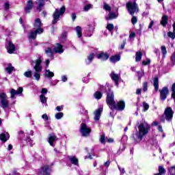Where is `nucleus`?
<instances>
[{"label": "nucleus", "mask_w": 175, "mask_h": 175, "mask_svg": "<svg viewBox=\"0 0 175 175\" xmlns=\"http://www.w3.org/2000/svg\"><path fill=\"white\" fill-rule=\"evenodd\" d=\"M107 103L111 110H119L120 111H122L124 109H125V101L120 100L117 104H116V101H114V93L113 91H111L110 89H108L107 92Z\"/></svg>", "instance_id": "nucleus-1"}, {"label": "nucleus", "mask_w": 175, "mask_h": 175, "mask_svg": "<svg viewBox=\"0 0 175 175\" xmlns=\"http://www.w3.org/2000/svg\"><path fill=\"white\" fill-rule=\"evenodd\" d=\"M150 128L151 126H150V124H148L146 122L140 123L138 126L139 131L133 135L134 140L136 142V140L139 139V141L141 142L143 137H144V136L148 133Z\"/></svg>", "instance_id": "nucleus-2"}, {"label": "nucleus", "mask_w": 175, "mask_h": 175, "mask_svg": "<svg viewBox=\"0 0 175 175\" xmlns=\"http://www.w3.org/2000/svg\"><path fill=\"white\" fill-rule=\"evenodd\" d=\"M34 31H31L29 33L28 38L29 39H36V35H40V33H43V23H42V21H40V18H37L34 21V23L33 25Z\"/></svg>", "instance_id": "nucleus-3"}, {"label": "nucleus", "mask_w": 175, "mask_h": 175, "mask_svg": "<svg viewBox=\"0 0 175 175\" xmlns=\"http://www.w3.org/2000/svg\"><path fill=\"white\" fill-rule=\"evenodd\" d=\"M33 64H35L33 68L36 70L33 76L35 77V79L37 80V81H39V80H40V72H42V70L43 69L41 65L42 60L40 59V58H38L32 62V65H33Z\"/></svg>", "instance_id": "nucleus-4"}, {"label": "nucleus", "mask_w": 175, "mask_h": 175, "mask_svg": "<svg viewBox=\"0 0 175 175\" xmlns=\"http://www.w3.org/2000/svg\"><path fill=\"white\" fill-rule=\"evenodd\" d=\"M65 6H62L60 9L56 8L55 12L53 13V24H57L58 21L59 20V16H63L64 13H65Z\"/></svg>", "instance_id": "nucleus-5"}, {"label": "nucleus", "mask_w": 175, "mask_h": 175, "mask_svg": "<svg viewBox=\"0 0 175 175\" xmlns=\"http://www.w3.org/2000/svg\"><path fill=\"white\" fill-rule=\"evenodd\" d=\"M9 100H8V95L5 92L0 93V107L6 110L9 107Z\"/></svg>", "instance_id": "nucleus-6"}, {"label": "nucleus", "mask_w": 175, "mask_h": 175, "mask_svg": "<svg viewBox=\"0 0 175 175\" xmlns=\"http://www.w3.org/2000/svg\"><path fill=\"white\" fill-rule=\"evenodd\" d=\"M127 10L131 16L139 12V7L135 2H129L126 3Z\"/></svg>", "instance_id": "nucleus-7"}, {"label": "nucleus", "mask_w": 175, "mask_h": 175, "mask_svg": "<svg viewBox=\"0 0 175 175\" xmlns=\"http://www.w3.org/2000/svg\"><path fill=\"white\" fill-rule=\"evenodd\" d=\"M174 114V111L172 109V107H167L165 109L164 113L163 115V118L166 120L168 122H170L173 120V115Z\"/></svg>", "instance_id": "nucleus-8"}, {"label": "nucleus", "mask_w": 175, "mask_h": 175, "mask_svg": "<svg viewBox=\"0 0 175 175\" xmlns=\"http://www.w3.org/2000/svg\"><path fill=\"white\" fill-rule=\"evenodd\" d=\"M80 133L84 137H88L91 133V127H88L85 123H82L80 127Z\"/></svg>", "instance_id": "nucleus-9"}, {"label": "nucleus", "mask_w": 175, "mask_h": 175, "mask_svg": "<svg viewBox=\"0 0 175 175\" xmlns=\"http://www.w3.org/2000/svg\"><path fill=\"white\" fill-rule=\"evenodd\" d=\"M167 95H169V89L167 88V87H163L162 90H160L161 100H166Z\"/></svg>", "instance_id": "nucleus-10"}, {"label": "nucleus", "mask_w": 175, "mask_h": 175, "mask_svg": "<svg viewBox=\"0 0 175 175\" xmlns=\"http://www.w3.org/2000/svg\"><path fill=\"white\" fill-rule=\"evenodd\" d=\"M57 140H58V137H57V135L54 134H49L47 139L48 143L50 144V146H51V147H55V143Z\"/></svg>", "instance_id": "nucleus-11"}, {"label": "nucleus", "mask_w": 175, "mask_h": 175, "mask_svg": "<svg viewBox=\"0 0 175 175\" xmlns=\"http://www.w3.org/2000/svg\"><path fill=\"white\" fill-rule=\"evenodd\" d=\"M23 88L20 87L17 90L14 89H11L10 90V98L11 99H16V95H20L23 94Z\"/></svg>", "instance_id": "nucleus-12"}, {"label": "nucleus", "mask_w": 175, "mask_h": 175, "mask_svg": "<svg viewBox=\"0 0 175 175\" xmlns=\"http://www.w3.org/2000/svg\"><path fill=\"white\" fill-rule=\"evenodd\" d=\"M103 111V107H99L94 111V120L95 121V122H99V120H100V115L102 114Z\"/></svg>", "instance_id": "nucleus-13"}, {"label": "nucleus", "mask_w": 175, "mask_h": 175, "mask_svg": "<svg viewBox=\"0 0 175 175\" xmlns=\"http://www.w3.org/2000/svg\"><path fill=\"white\" fill-rule=\"evenodd\" d=\"M7 50L9 54H13L16 51V46L11 41L8 42Z\"/></svg>", "instance_id": "nucleus-14"}, {"label": "nucleus", "mask_w": 175, "mask_h": 175, "mask_svg": "<svg viewBox=\"0 0 175 175\" xmlns=\"http://www.w3.org/2000/svg\"><path fill=\"white\" fill-rule=\"evenodd\" d=\"M110 57V55L107 53L100 52L99 54L97 55V58L100 59L101 61H107Z\"/></svg>", "instance_id": "nucleus-15"}, {"label": "nucleus", "mask_w": 175, "mask_h": 175, "mask_svg": "<svg viewBox=\"0 0 175 175\" xmlns=\"http://www.w3.org/2000/svg\"><path fill=\"white\" fill-rule=\"evenodd\" d=\"M50 172H51V169L49 165H44L40 170V173L42 175H50Z\"/></svg>", "instance_id": "nucleus-16"}, {"label": "nucleus", "mask_w": 175, "mask_h": 175, "mask_svg": "<svg viewBox=\"0 0 175 175\" xmlns=\"http://www.w3.org/2000/svg\"><path fill=\"white\" fill-rule=\"evenodd\" d=\"M54 53L58 54H62L64 53V46L60 44H56L55 48L53 49Z\"/></svg>", "instance_id": "nucleus-17"}, {"label": "nucleus", "mask_w": 175, "mask_h": 175, "mask_svg": "<svg viewBox=\"0 0 175 175\" xmlns=\"http://www.w3.org/2000/svg\"><path fill=\"white\" fill-rule=\"evenodd\" d=\"M36 4L37 5V10H39L40 12L43 10V8L44 7V0H36Z\"/></svg>", "instance_id": "nucleus-18"}, {"label": "nucleus", "mask_w": 175, "mask_h": 175, "mask_svg": "<svg viewBox=\"0 0 175 175\" xmlns=\"http://www.w3.org/2000/svg\"><path fill=\"white\" fill-rule=\"evenodd\" d=\"M118 17V12H113L111 11L109 12V16H105V19L109 21V20H113L114 18H117Z\"/></svg>", "instance_id": "nucleus-19"}, {"label": "nucleus", "mask_w": 175, "mask_h": 175, "mask_svg": "<svg viewBox=\"0 0 175 175\" xmlns=\"http://www.w3.org/2000/svg\"><path fill=\"white\" fill-rule=\"evenodd\" d=\"M10 137V135H9V133H3L0 135V140L1 142H3L4 143L8 142Z\"/></svg>", "instance_id": "nucleus-20"}, {"label": "nucleus", "mask_w": 175, "mask_h": 175, "mask_svg": "<svg viewBox=\"0 0 175 175\" xmlns=\"http://www.w3.org/2000/svg\"><path fill=\"white\" fill-rule=\"evenodd\" d=\"M153 86L154 88L155 92H158V90H159V79L158 77H155L153 79Z\"/></svg>", "instance_id": "nucleus-21"}, {"label": "nucleus", "mask_w": 175, "mask_h": 175, "mask_svg": "<svg viewBox=\"0 0 175 175\" xmlns=\"http://www.w3.org/2000/svg\"><path fill=\"white\" fill-rule=\"evenodd\" d=\"M111 77L112 79V80H113V81L115 82L116 85H117V87H118V81L120 80V76L116 73H114V72H112L111 73Z\"/></svg>", "instance_id": "nucleus-22"}, {"label": "nucleus", "mask_w": 175, "mask_h": 175, "mask_svg": "<svg viewBox=\"0 0 175 175\" xmlns=\"http://www.w3.org/2000/svg\"><path fill=\"white\" fill-rule=\"evenodd\" d=\"M32 8H33V3L31 0H29L27 1V6L25 8L26 13H29L32 10Z\"/></svg>", "instance_id": "nucleus-23"}, {"label": "nucleus", "mask_w": 175, "mask_h": 175, "mask_svg": "<svg viewBox=\"0 0 175 175\" xmlns=\"http://www.w3.org/2000/svg\"><path fill=\"white\" fill-rule=\"evenodd\" d=\"M69 161H70L72 165H75V166H79V159L75 156H69Z\"/></svg>", "instance_id": "nucleus-24"}, {"label": "nucleus", "mask_w": 175, "mask_h": 175, "mask_svg": "<svg viewBox=\"0 0 175 175\" xmlns=\"http://www.w3.org/2000/svg\"><path fill=\"white\" fill-rule=\"evenodd\" d=\"M121 59V56L119 55H115L113 56H111L109 58L110 62H112L113 64H116V62H118Z\"/></svg>", "instance_id": "nucleus-25"}, {"label": "nucleus", "mask_w": 175, "mask_h": 175, "mask_svg": "<svg viewBox=\"0 0 175 175\" xmlns=\"http://www.w3.org/2000/svg\"><path fill=\"white\" fill-rule=\"evenodd\" d=\"M95 58V54L94 53H90L88 56V58L85 59V64L87 65H90L91 62H92V60Z\"/></svg>", "instance_id": "nucleus-26"}, {"label": "nucleus", "mask_w": 175, "mask_h": 175, "mask_svg": "<svg viewBox=\"0 0 175 175\" xmlns=\"http://www.w3.org/2000/svg\"><path fill=\"white\" fill-rule=\"evenodd\" d=\"M169 21V17L166 15H164L161 18V24L163 27H166V24H167Z\"/></svg>", "instance_id": "nucleus-27"}, {"label": "nucleus", "mask_w": 175, "mask_h": 175, "mask_svg": "<svg viewBox=\"0 0 175 175\" xmlns=\"http://www.w3.org/2000/svg\"><path fill=\"white\" fill-rule=\"evenodd\" d=\"M13 70H14V67L12 66V64H8L7 67L5 68L7 73H8V75H12V72H13Z\"/></svg>", "instance_id": "nucleus-28"}, {"label": "nucleus", "mask_w": 175, "mask_h": 175, "mask_svg": "<svg viewBox=\"0 0 175 175\" xmlns=\"http://www.w3.org/2000/svg\"><path fill=\"white\" fill-rule=\"evenodd\" d=\"M142 57H143V53L141 51H138L135 54V62H139L142 61Z\"/></svg>", "instance_id": "nucleus-29"}, {"label": "nucleus", "mask_w": 175, "mask_h": 175, "mask_svg": "<svg viewBox=\"0 0 175 175\" xmlns=\"http://www.w3.org/2000/svg\"><path fill=\"white\" fill-rule=\"evenodd\" d=\"M94 96L95 99H97V100H99V99H101L103 96V94L101 92L97 91L94 94Z\"/></svg>", "instance_id": "nucleus-30"}, {"label": "nucleus", "mask_w": 175, "mask_h": 175, "mask_svg": "<svg viewBox=\"0 0 175 175\" xmlns=\"http://www.w3.org/2000/svg\"><path fill=\"white\" fill-rule=\"evenodd\" d=\"M45 53L46 54V55H48L49 57H53V49L50 47H48L46 49H45Z\"/></svg>", "instance_id": "nucleus-31"}, {"label": "nucleus", "mask_w": 175, "mask_h": 175, "mask_svg": "<svg viewBox=\"0 0 175 175\" xmlns=\"http://www.w3.org/2000/svg\"><path fill=\"white\" fill-rule=\"evenodd\" d=\"M75 31L77 33V36L78 38H81L82 36V30H81V27L80 26H77L75 27Z\"/></svg>", "instance_id": "nucleus-32"}, {"label": "nucleus", "mask_w": 175, "mask_h": 175, "mask_svg": "<svg viewBox=\"0 0 175 175\" xmlns=\"http://www.w3.org/2000/svg\"><path fill=\"white\" fill-rule=\"evenodd\" d=\"M40 100L41 102V103L46 105V103H47V98L46 97V96H44V94H41L40 96Z\"/></svg>", "instance_id": "nucleus-33"}, {"label": "nucleus", "mask_w": 175, "mask_h": 175, "mask_svg": "<svg viewBox=\"0 0 175 175\" xmlns=\"http://www.w3.org/2000/svg\"><path fill=\"white\" fill-rule=\"evenodd\" d=\"M45 76L46 77H54V72L50 71V70H46Z\"/></svg>", "instance_id": "nucleus-34"}, {"label": "nucleus", "mask_w": 175, "mask_h": 175, "mask_svg": "<svg viewBox=\"0 0 175 175\" xmlns=\"http://www.w3.org/2000/svg\"><path fill=\"white\" fill-rule=\"evenodd\" d=\"M107 29L111 32V35H113V29H114V25L111 23H108L107 25Z\"/></svg>", "instance_id": "nucleus-35"}, {"label": "nucleus", "mask_w": 175, "mask_h": 175, "mask_svg": "<svg viewBox=\"0 0 175 175\" xmlns=\"http://www.w3.org/2000/svg\"><path fill=\"white\" fill-rule=\"evenodd\" d=\"M23 75L25 76V77H27V79H31V77H32V71L27 70L24 72Z\"/></svg>", "instance_id": "nucleus-36"}, {"label": "nucleus", "mask_w": 175, "mask_h": 175, "mask_svg": "<svg viewBox=\"0 0 175 175\" xmlns=\"http://www.w3.org/2000/svg\"><path fill=\"white\" fill-rule=\"evenodd\" d=\"M92 33H94V27H90L89 28V30L86 32L85 35H86V36H88L90 38V37H91Z\"/></svg>", "instance_id": "nucleus-37"}, {"label": "nucleus", "mask_w": 175, "mask_h": 175, "mask_svg": "<svg viewBox=\"0 0 175 175\" xmlns=\"http://www.w3.org/2000/svg\"><path fill=\"white\" fill-rule=\"evenodd\" d=\"M168 38H170L172 40H174L175 39V32L174 30H173V31H169L167 33Z\"/></svg>", "instance_id": "nucleus-38"}, {"label": "nucleus", "mask_w": 175, "mask_h": 175, "mask_svg": "<svg viewBox=\"0 0 175 175\" xmlns=\"http://www.w3.org/2000/svg\"><path fill=\"white\" fill-rule=\"evenodd\" d=\"M159 173L161 175L166 173V170L165 169V167H163V165L159 166Z\"/></svg>", "instance_id": "nucleus-39"}, {"label": "nucleus", "mask_w": 175, "mask_h": 175, "mask_svg": "<svg viewBox=\"0 0 175 175\" xmlns=\"http://www.w3.org/2000/svg\"><path fill=\"white\" fill-rule=\"evenodd\" d=\"M168 175H175V165L168 169Z\"/></svg>", "instance_id": "nucleus-40"}, {"label": "nucleus", "mask_w": 175, "mask_h": 175, "mask_svg": "<svg viewBox=\"0 0 175 175\" xmlns=\"http://www.w3.org/2000/svg\"><path fill=\"white\" fill-rule=\"evenodd\" d=\"M92 8H94V5L92 4H88L84 6L83 10L84 12H88V10H90V9H92Z\"/></svg>", "instance_id": "nucleus-41"}, {"label": "nucleus", "mask_w": 175, "mask_h": 175, "mask_svg": "<svg viewBox=\"0 0 175 175\" xmlns=\"http://www.w3.org/2000/svg\"><path fill=\"white\" fill-rule=\"evenodd\" d=\"M62 117H64V113H62V112L57 113L55 115V118H56V120H61V118H62Z\"/></svg>", "instance_id": "nucleus-42"}, {"label": "nucleus", "mask_w": 175, "mask_h": 175, "mask_svg": "<svg viewBox=\"0 0 175 175\" xmlns=\"http://www.w3.org/2000/svg\"><path fill=\"white\" fill-rule=\"evenodd\" d=\"M143 92H147L148 90V83L147 82H144L143 83Z\"/></svg>", "instance_id": "nucleus-43"}, {"label": "nucleus", "mask_w": 175, "mask_h": 175, "mask_svg": "<svg viewBox=\"0 0 175 175\" xmlns=\"http://www.w3.org/2000/svg\"><path fill=\"white\" fill-rule=\"evenodd\" d=\"M144 111H147L150 109V105L148 103L144 102L143 103Z\"/></svg>", "instance_id": "nucleus-44"}, {"label": "nucleus", "mask_w": 175, "mask_h": 175, "mask_svg": "<svg viewBox=\"0 0 175 175\" xmlns=\"http://www.w3.org/2000/svg\"><path fill=\"white\" fill-rule=\"evenodd\" d=\"M103 9H105V10H107V12H111V8L107 3H104Z\"/></svg>", "instance_id": "nucleus-45"}, {"label": "nucleus", "mask_w": 175, "mask_h": 175, "mask_svg": "<svg viewBox=\"0 0 175 175\" xmlns=\"http://www.w3.org/2000/svg\"><path fill=\"white\" fill-rule=\"evenodd\" d=\"M26 142L27 143V144L29 146H31V147H32V146H33V144H34L33 141L32 139H31V138H29V137H27L26 139Z\"/></svg>", "instance_id": "nucleus-46"}, {"label": "nucleus", "mask_w": 175, "mask_h": 175, "mask_svg": "<svg viewBox=\"0 0 175 175\" xmlns=\"http://www.w3.org/2000/svg\"><path fill=\"white\" fill-rule=\"evenodd\" d=\"M138 78L141 79L144 76V70L142 69L141 72H137Z\"/></svg>", "instance_id": "nucleus-47"}, {"label": "nucleus", "mask_w": 175, "mask_h": 175, "mask_svg": "<svg viewBox=\"0 0 175 175\" xmlns=\"http://www.w3.org/2000/svg\"><path fill=\"white\" fill-rule=\"evenodd\" d=\"M161 53L164 55V57L166 55L167 53V51H166V47L165 46H161Z\"/></svg>", "instance_id": "nucleus-48"}, {"label": "nucleus", "mask_w": 175, "mask_h": 175, "mask_svg": "<svg viewBox=\"0 0 175 175\" xmlns=\"http://www.w3.org/2000/svg\"><path fill=\"white\" fill-rule=\"evenodd\" d=\"M106 137H105V135H101L100 137V142L102 143V144H106Z\"/></svg>", "instance_id": "nucleus-49"}, {"label": "nucleus", "mask_w": 175, "mask_h": 175, "mask_svg": "<svg viewBox=\"0 0 175 175\" xmlns=\"http://www.w3.org/2000/svg\"><path fill=\"white\" fill-rule=\"evenodd\" d=\"M128 140V137L126 135H124L122 137L121 142L122 143L124 144L125 143H126V141Z\"/></svg>", "instance_id": "nucleus-50"}, {"label": "nucleus", "mask_w": 175, "mask_h": 175, "mask_svg": "<svg viewBox=\"0 0 175 175\" xmlns=\"http://www.w3.org/2000/svg\"><path fill=\"white\" fill-rule=\"evenodd\" d=\"M10 8V4L9 3V2H5L4 3V8L5 10H9V8Z\"/></svg>", "instance_id": "nucleus-51"}, {"label": "nucleus", "mask_w": 175, "mask_h": 175, "mask_svg": "<svg viewBox=\"0 0 175 175\" xmlns=\"http://www.w3.org/2000/svg\"><path fill=\"white\" fill-rule=\"evenodd\" d=\"M118 169L120 172V175H122V174H125V168L121 167H120V165H118Z\"/></svg>", "instance_id": "nucleus-52"}, {"label": "nucleus", "mask_w": 175, "mask_h": 175, "mask_svg": "<svg viewBox=\"0 0 175 175\" xmlns=\"http://www.w3.org/2000/svg\"><path fill=\"white\" fill-rule=\"evenodd\" d=\"M131 23L133 25L136 24V23H137V18L136 16H133L131 18Z\"/></svg>", "instance_id": "nucleus-53"}, {"label": "nucleus", "mask_w": 175, "mask_h": 175, "mask_svg": "<svg viewBox=\"0 0 175 175\" xmlns=\"http://www.w3.org/2000/svg\"><path fill=\"white\" fill-rule=\"evenodd\" d=\"M150 62H151V60H150V59H148L146 61V60H144L142 62V65H148L150 64Z\"/></svg>", "instance_id": "nucleus-54"}, {"label": "nucleus", "mask_w": 175, "mask_h": 175, "mask_svg": "<svg viewBox=\"0 0 175 175\" xmlns=\"http://www.w3.org/2000/svg\"><path fill=\"white\" fill-rule=\"evenodd\" d=\"M55 110H57V111H62V110H64V106L61 105V106H57L55 108Z\"/></svg>", "instance_id": "nucleus-55"}, {"label": "nucleus", "mask_w": 175, "mask_h": 175, "mask_svg": "<svg viewBox=\"0 0 175 175\" xmlns=\"http://www.w3.org/2000/svg\"><path fill=\"white\" fill-rule=\"evenodd\" d=\"M171 61H172L173 65H174V64H175V52L171 56Z\"/></svg>", "instance_id": "nucleus-56"}, {"label": "nucleus", "mask_w": 175, "mask_h": 175, "mask_svg": "<svg viewBox=\"0 0 175 175\" xmlns=\"http://www.w3.org/2000/svg\"><path fill=\"white\" fill-rule=\"evenodd\" d=\"M62 81H63V83L68 81V77H66V75L62 76Z\"/></svg>", "instance_id": "nucleus-57"}, {"label": "nucleus", "mask_w": 175, "mask_h": 175, "mask_svg": "<svg viewBox=\"0 0 175 175\" xmlns=\"http://www.w3.org/2000/svg\"><path fill=\"white\" fill-rule=\"evenodd\" d=\"M42 119L44 120V121H47V120H49V116H47V114H43L42 116Z\"/></svg>", "instance_id": "nucleus-58"}, {"label": "nucleus", "mask_w": 175, "mask_h": 175, "mask_svg": "<svg viewBox=\"0 0 175 175\" xmlns=\"http://www.w3.org/2000/svg\"><path fill=\"white\" fill-rule=\"evenodd\" d=\"M47 92H48V90L46 88H42V90H41L42 95H44L47 94Z\"/></svg>", "instance_id": "nucleus-59"}, {"label": "nucleus", "mask_w": 175, "mask_h": 175, "mask_svg": "<svg viewBox=\"0 0 175 175\" xmlns=\"http://www.w3.org/2000/svg\"><path fill=\"white\" fill-rule=\"evenodd\" d=\"M126 44V40H124L123 43L120 46V49L122 50L125 47V44Z\"/></svg>", "instance_id": "nucleus-60"}, {"label": "nucleus", "mask_w": 175, "mask_h": 175, "mask_svg": "<svg viewBox=\"0 0 175 175\" xmlns=\"http://www.w3.org/2000/svg\"><path fill=\"white\" fill-rule=\"evenodd\" d=\"M104 166L105 167H109V166H110V161H107L104 163Z\"/></svg>", "instance_id": "nucleus-61"}, {"label": "nucleus", "mask_w": 175, "mask_h": 175, "mask_svg": "<svg viewBox=\"0 0 175 175\" xmlns=\"http://www.w3.org/2000/svg\"><path fill=\"white\" fill-rule=\"evenodd\" d=\"M135 36H136V33L135 32H132L129 35L130 39H132L133 38H135Z\"/></svg>", "instance_id": "nucleus-62"}, {"label": "nucleus", "mask_w": 175, "mask_h": 175, "mask_svg": "<svg viewBox=\"0 0 175 175\" xmlns=\"http://www.w3.org/2000/svg\"><path fill=\"white\" fill-rule=\"evenodd\" d=\"M71 17H72V21H75V20H76V18H77L76 14L75 13H72V15H71Z\"/></svg>", "instance_id": "nucleus-63"}, {"label": "nucleus", "mask_w": 175, "mask_h": 175, "mask_svg": "<svg viewBox=\"0 0 175 175\" xmlns=\"http://www.w3.org/2000/svg\"><path fill=\"white\" fill-rule=\"evenodd\" d=\"M172 98H174V102H175V92H172Z\"/></svg>", "instance_id": "nucleus-64"}]
</instances>
